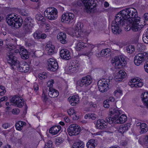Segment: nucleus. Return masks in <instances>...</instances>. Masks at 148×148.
<instances>
[{
  "label": "nucleus",
  "instance_id": "obj_15",
  "mask_svg": "<svg viewBox=\"0 0 148 148\" xmlns=\"http://www.w3.org/2000/svg\"><path fill=\"white\" fill-rule=\"evenodd\" d=\"M23 25V30L25 33L29 34L32 32L33 25L29 21L28 18L25 19Z\"/></svg>",
  "mask_w": 148,
  "mask_h": 148
},
{
  "label": "nucleus",
  "instance_id": "obj_11",
  "mask_svg": "<svg viewBox=\"0 0 148 148\" xmlns=\"http://www.w3.org/2000/svg\"><path fill=\"white\" fill-rule=\"evenodd\" d=\"M80 127L76 124L71 125L67 129V132L70 136L78 135L80 131Z\"/></svg>",
  "mask_w": 148,
  "mask_h": 148
},
{
  "label": "nucleus",
  "instance_id": "obj_4",
  "mask_svg": "<svg viewBox=\"0 0 148 148\" xmlns=\"http://www.w3.org/2000/svg\"><path fill=\"white\" fill-rule=\"evenodd\" d=\"M45 16L51 20L56 19L58 17V11L54 8H48L44 11Z\"/></svg>",
  "mask_w": 148,
  "mask_h": 148
},
{
  "label": "nucleus",
  "instance_id": "obj_3",
  "mask_svg": "<svg viewBox=\"0 0 148 148\" xmlns=\"http://www.w3.org/2000/svg\"><path fill=\"white\" fill-rule=\"evenodd\" d=\"M97 0H79L77 3V5L81 6L84 5L86 11L91 12L92 10H95L97 5Z\"/></svg>",
  "mask_w": 148,
  "mask_h": 148
},
{
  "label": "nucleus",
  "instance_id": "obj_20",
  "mask_svg": "<svg viewBox=\"0 0 148 148\" xmlns=\"http://www.w3.org/2000/svg\"><path fill=\"white\" fill-rule=\"evenodd\" d=\"M96 126L97 128L100 129L106 128L107 127V122L103 119L98 120L97 121Z\"/></svg>",
  "mask_w": 148,
  "mask_h": 148
},
{
  "label": "nucleus",
  "instance_id": "obj_40",
  "mask_svg": "<svg viewBox=\"0 0 148 148\" xmlns=\"http://www.w3.org/2000/svg\"><path fill=\"white\" fill-rule=\"evenodd\" d=\"M143 40L144 42L148 44V33L147 31L146 33L143 35Z\"/></svg>",
  "mask_w": 148,
  "mask_h": 148
},
{
  "label": "nucleus",
  "instance_id": "obj_43",
  "mask_svg": "<svg viewBox=\"0 0 148 148\" xmlns=\"http://www.w3.org/2000/svg\"><path fill=\"white\" fill-rule=\"evenodd\" d=\"M33 36L36 39H39L40 38V34L38 31L35 32L33 34Z\"/></svg>",
  "mask_w": 148,
  "mask_h": 148
},
{
  "label": "nucleus",
  "instance_id": "obj_45",
  "mask_svg": "<svg viewBox=\"0 0 148 148\" xmlns=\"http://www.w3.org/2000/svg\"><path fill=\"white\" fill-rule=\"evenodd\" d=\"M114 79L116 81H121L123 79L119 72L115 75Z\"/></svg>",
  "mask_w": 148,
  "mask_h": 148
},
{
  "label": "nucleus",
  "instance_id": "obj_46",
  "mask_svg": "<svg viewBox=\"0 0 148 148\" xmlns=\"http://www.w3.org/2000/svg\"><path fill=\"white\" fill-rule=\"evenodd\" d=\"M52 146V142L51 140L48 141L44 147V148H50Z\"/></svg>",
  "mask_w": 148,
  "mask_h": 148
},
{
  "label": "nucleus",
  "instance_id": "obj_61",
  "mask_svg": "<svg viewBox=\"0 0 148 148\" xmlns=\"http://www.w3.org/2000/svg\"><path fill=\"white\" fill-rule=\"evenodd\" d=\"M51 27L50 25L49 24H46V29L45 31L46 32H48V31L50 29Z\"/></svg>",
  "mask_w": 148,
  "mask_h": 148
},
{
  "label": "nucleus",
  "instance_id": "obj_37",
  "mask_svg": "<svg viewBox=\"0 0 148 148\" xmlns=\"http://www.w3.org/2000/svg\"><path fill=\"white\" fill-rule=\"evenodd\" d=\"M128 85L131 87L138 88L142 87L143 85V82H140V83H138V84H136L134 83L129 82L128 83Z\"/></svg>",
  "mask_w": 148,
  "mask_h": 148
},
{
  "label": "nucleus",
  "instance_id": "obj_27",
  "mask_svg": "<svg viewBox=\"0 0 148 148\" xmlns=\"http://www.w3.org/2000/svg\"><path fill=\"white\" fill-rule=\"evenodd\" d=\"M45 48L46 50L48 51V54L49 55H51L54 53L55 47L51 42H49L47 44Z\"/></svg>",
  "mask_w": 148,
  "mask_h": 148
},
{
  "label": "nucleus",
  "instance_id": "obj_54",
  "mask_svg": "<svg viewBox=\"0 0 148 148\" xmlns=\"http://www.w3.org/2000/svg\"><path fill=\"white\" fill-rule=\"evenodd\" d=\"M42 97L44 101L46 102V101L48 99V98L47 96L45 95V94L44 92H43Z\"/></svg>",
  "mask_w": 148,
  "mask_h": 148
},
{
  "label": "nucleus",
  "instance_id": "obj_8",
  "mask_svg": "<svg viewBox=\"0 0 148 148\" xmlns=\"http://www.w3.org/2000/svg\"><path fill=\"white\" fill-rule=\"evenodd\" d=\"M109 80L102 79L99 80L97 82V85L99 90L102 92H106L109 88Z\"/></svg>",
  "mask_w": 148,
  "mask_h": 148
},
{
  "label": "nucleus",
  "instance_id": "obj_50",
  "mask_svg": "<svg viewBox=\"0 0 148 148\" xmlns=\"http://www.w3.org/2000/svg\"><path fill=\"white\" fill-rule=\"evenodd\" d=\"M68 113L69 115H73L75 114V111L73 109H70L68 111Z\"/></svg>",
  "mask_w": 148,
  "mask_h": 148
},
{
  "label": "nucleus",
  "instance_id": "obj_29",
  "mask_svg": "<svg viewBox=\"0 0 148 148\" xmlns=\"http://www.w3.org/2000/svg\"><path fill=\"white\" fill-rule=\"evenodd\" d=\"M141 97L144 105L148 108V92H145L143 93Z\"/></svg>",
  "mask_w": 148,
  "mask_h": 148
},
{
  "label": "nucleus",
  "instance_id": "obj_31",
  "mask_svg": "<svg viewBox=\"0 0 148 148\" xmlns=\"http://www.w3.org/2000/svg\"><path fill=\"white\" fill-rule=\"evenodd\" d=\"M130 126L129 124H125L120 126L119 127V131L122 134L123 133L127 131L130 128Z\"/></svg>",
  "mask_w": 148,
  "mask_h": 148
},
{
  "label": "nucleus",
  "instance_id": "obj_36",
  "mask_svg": "<svg viewBox=\"0 0 148 148\" xmlns=\"http://www.w3.org/2000/svg\"><path fill=\"white\" fill-rule=\"evenodd\" d=\"M140 128L141 129L140 133H143L147 132L148 131L147 125L145 123H141Z\"/></svg>",
  "mask_w": 148,
  "mask_h": 148
},
{
  "label": "nucleus",
  "instance_id": "obj_12",
  "mask_svg": "<svg viewBox=\"0 0 148 148\" xmlns=\"http://www.w3.org/2000/svg\"><path fill=\"white\" fill-rule=\"evenodd\" d=\"M11 102L19 108L22 107L24 104V99L19 96L15 95L10 99Z\"/></svg>",
  "mask_w": 148,
  "mask_h": 148
},
{
  "label": "nucleus",
  "instance_id": "obj_10",
  "mask_svg": "<svg viewBox=\"0 0 148 148\" xmlns=\"http://www.w3.org/2000/svg\"><path fill=\"white\" fill-rule=\"evenodd\" d=\"M75 20L74 14L73 13L67 12L62 15L61 21L63 22L70 24L73 23Z\"/></svg>",
  "mask_w": 148,
  "mask_h": 148
},
{
  "label": "nucleus",
  "instance_id": "obj_60",
  "mask_svg": "<svg viewBox=\"0 0 148 148\" xmlns=\"http://www.w3.org/2000/svg\"><path fill=\"white\" fill-rule=\"evenodd\" d=\"M8 97H3L0 99V102H2L3 101H6L8 100Z\"/></svg>",
  "mask_w": 148,
  "mask_h": 148
},
{
  "label": "nucleus",
  "instance_id": "obj_19",
  "mask_svg": "<svg viewBox=\"0 0 148 148\" xmlns=\"http://www.w3.org/2000/svg\"><path fill=\"white\" fill-rule=\"evenodd\" d=\"M60 55L62 58L66 60H69L71 58L69 51L66 49H63L61 50Z\"/></svg>",
  "mask_w": 148,
  "mask_h": 148
},
{
  "label": "nucleus",
  "instance_id": "obj_2",
  "mask_svg": "<svg viewBox=\"0 0 148 148\" xmlns=\"http://www.w3.org/2000/svg\"><path fill=\"white\" fill-rule=\"evenodd\" d=\"M6 48L8 51L6 57L8 62L13 69H15L16 67H18L19 61L17 60L16 57L14 56L13 50L15 47L13 45L10 44L7 45Z\"/></svg>",
  "mask_w": 148,
  "mask_h": 148
},
{
  "label": "nucleus",
  "instance_id": "obj_58",
  "mask_svg": "<svg viewBox=\"0 0 148 148\" xmlns=\"http://www.w3.org/2000/svg\"><path fill=\"white\" fill-rule=\"evenodd\" d=\"M20 14L23 16H26L27 15V12L24 10H21L20 12Z\"/></svg>",
  "mask_w": 148,
  "mask_h": 148
},
{
  "label": "nucleus",
  "instance_id": "obj_57",
  "mask_svg": "<svg viewBox=\"0 0 148 148\" xmlns=\"http://www.w3.org/2000/svg\"><path fill=\"white\" fill-rule=\"evenodd\" d=\"M144 68L145 71L148 73V61H147L145 63Z\"/></svg>",
  "mask_w": 148,
  "mask_h": 148
},
{
  "label": "nucleus",
  "instance_id": "obj_21",
  "mask_svg": "<svg viewBox=\"0 0 148 148\" xmlns=\"http://www.w3.org/2000/svg\"><path fill=\"white\" fill-rule=\"evenodd\" d=\"M69 100V102L71 106H74L77 104L79 101V97L77 95H73L68 98Z\"/></svg>",
  "mask_w": 148,
  "mask_h": 148
},
{
  "label": "nucleus",
  "instance_id": "obj_1",
  "mask_svg": "<svg viewBox=\"0 0 148 148\" xmlns=\"http://www.w3.org/2000/svg\"><path fill=\"white\" fill-rule=\"evenodd\" d=\"M115 17L112 22L111 29L113 33L117 34L121 32L122 26L127 25V21L129 22H132L133 20L138 17L136 10L131 8L121 11L116 15Z\"/></svg>",
  "mask_w": 148,
  "mask_h": 148
},
{
  "label": "nucleus",
  "instance_id": "obj_51",
  "mask_svg": "<svg viewBox=\"0 0 148 148\" xmlns=\"http://www.w3.org/2000/svg\"><path fill=\"white\" fill-rule=\"evenodd\" d=\"M20 112V110L18 108H15L12 110V112L13 114L15 115L18 114Z\"/></svg>",
  "mask_w": 148,
  "mask_h": 148
},
{
  "label": "nucleus",
  "instance_id": "obj_39",
  "mask_svg": "<svg viewBox=\"0 0 148 148\" xmlns=\"http://www.w3.org/2000/svg\"><path fill=\"white\" fill-rule=\"evenodd\" d=\"M85 43L82 42H79L77 43L76 46V49L77 50L79 51L81 49L84 47L85 45Z\"/></svg>",
  "mask_w": 148,
  "mask_h": 148
},
{
  "label": "nucleus",
  "instance_id": "obj_44",
  "mask_svg": "<svg viewBox=\"0 0 148 148\" xmlns=\"http://www.w3.org/2000/svg\"><path fill=\"white\" fill-rule=\"evenodd\" d=\"M83 27V25H82V23L80 22H78L75 26V27L74 29L75 30H82V28Z\"/></svg>",
  "mask_w": 148,
  "mask_h": 148
},
{
  "label": "nucleus",
  "instance_id": "obj_33",
  "mask_svg": "<svg viewBox=\"0 0 148 148\" xmlns=\"http://www.w3.org/2000/svg\"><path fill=\"white\" fill-rule=\"evenodd\" d=\"M96 144L95 140L94 139H91L87 143L86 146L88 148H95Z\"/></svg>",
  "mask_w": 148,
  "mask_h": 148
},
{
  "label": "nucleus",
  "instance_id": "obj_62",
  "mask_svg": "<svg viewBox=\"0 0 148 148\" xmlns=\"http://www.w3.org/2000/svg\"><path fill=\"white\" fill-rule=\"evenodd\" d=\"M107 100L108 101L111 103L114 101V99L113 97H110Z\"/></svg>",
  "mask_w": 148,
  "mask_h": 148
},
{
  "label": "nucleus",
  "instance_id": "obj_14",
  "mask_svg": "<svg viewBox=\"0 0 148 148\" xmlns=\"http://www.w3.org/2000/svg\"><path fill=\"white\" fill-rule=\"evenodd\" d=\"M47 62L48 69L49 71H55L58 69V64L55 59L50 58L48 60Z\"/></svg>",
  "mask_w": 148,
  "mask_h": 148
},
{
  "label": "nucleus",
  "instance_id": "obj_64",
  "mask_svg": "<svg viewBox=\"0 0 148 148\" xmlns=\"http://www.w3.org/2000/svg\"><path fill=\"white\" fill-rule=\"evenodd\" d=\"M2 126L3 128L6 129L10 126V125L8 123H5L3 124Z\"/></svg>",
  "mask_w": 148,
  "mask_h": 148
},
{
  "label": "nucleus",
  "instance_id": "obj_5",
  "mask_svg": "<svg viewBox=\"0 0 148 148\" xmlns=\"http://www.w3.org/2000/svg\"><path fill=\"white\" fill-rule=\"evenodd\" d=\"M111 63L116 69H118L125 66L126 62L124 57L119 56L114 57L112 60Z\"/></svg>",
  "mask_w": 148,
  "mask_h": 148
},
{
  "label": "nucleus",
  "instance_id": "obj_26",
  "mask_svg": "<svg viewBox=\"0 0 148 148\" xmlns=\"http://www.w3.org/2000/svg\"><path fill=\"white\" fill-rule=\"evenodd\" d=\"M119 115L116 116V123H124L127 120V117L125 114H123L120 117Z\"/></svg>",
  "mask_w": 148,
  "mask_h": 148
},
{
  "label": "nucleus",
  "instance_id": "obj_47",
  "mask_svg": "<svg viewBox=\"0 0 148 148\" xmlns=\"http://www.w3.org/2000/svg\"><path fill=\"white\" fill-rule=\"evenodd\" d=\"M54 83V80L53 79H50L48 82L47 83V86L49 87V88H52L53 84Z\"/></svg>",
  "mask_w": 148,
  "mask_h": 148
},
{
  "label": "nucleus",
  "instance_id": "obj_25",
  "mask_svg": "<svg viewBox=\"0 0 148 148\" xmlns=\"http://www.w3.org/2000/svg\"><path fill=\"white\" fill-rule=\"evenodd\" d=\"M48 95L49 97L54 98L57 97L59 95L58 91L53 88H49Z\"/></svg>",
  "mask_w": 148,
  "mask_h": 148
},
{
  "label": "nucleus",
  "instance_id": "obj_32",
  "mask_svg": "<svg viewBox=\"0 0 148 148\" xmlns=\"http://www.w3.org/2000/svg\"><path fill=\"white\" fill-rule=\"evenodd\" d=\"M111 52L109 48H106L105 49L102 50L100 52V55L102 56L107 57L110 55Z\"/></svg>",
  "mask_w": 148,
  "mask_h": 148
},
{
  "label": "nucleus",
  "instance_id": "obj_38",
  "mask_svg": "<svg viewBox=\"0 0 148 148\" xmlns=\"http://www.w3.org/2000/svg\"><path fill=\"white\" fill-rule=\"evenodd\" d=\"M126 50L128 53H132L134 51L135 48L133 45H129L126 47Z\"/></svg>",
  "mask_w": 148,
  "mask_h": 148
},
{
  "label": "nucleus",
  "instance_id": "obj_23",
  "mask_svg": "<svg viewBox=\"0 0 148 148\" xmlns=\"http://www.w3.org/2000/svg\"><path fill=\"white\" fill-rule=\"evenodd\" d=\"M82 34V30H75L74 29V32L72 34L73 36H75L78 38V40L79 41H82L84 38L81 36Z\"/></svg>",
  "mask_w": 148,
  "mask_h": 148
},
{
  "label": "nucleus",
  "instance_id": "obj_24",
  "mask_svg": "<svg viewBox=\"0 0 148 148\" xmlns=\"http://www.w3.org/2000/svg\"><path fill=\"white\" fill-rule=\"evenodd\" d=\"M21 57L23 59H25L28 58V53L27 50L23 47L20 48V52Z\"/></svg>",
  "mask_w": 148,
  "mask_h": 148
},
{
  "label": "nucleus",
  "instance_id": "obj_16",
  "mask_svg": "<svg viewBox=\"0 0 148 148\" xmlns=\"http://www.w3.org/2000/svg\"><path fill=\"white\" fill-rule=\"evenodd\" d=\"M17 15L12 13L8 15L6 18V21L8 24L12 27H14Z\"/></svg>",
  "mask_w": 148,
  "mask_h": 148
},
{
  "label": "nucleus",
  "instance_id": "obj_9",
  "mask_svg": "<svg viewBox=\"0 0 148 148\" xmlns=\"http://www.w3.org/2000/svg\"><path fill=\"white\" fill-rule=\"evenodd\" d=\"M140 17H137V18L133 20L132 22H129L130 26H131L132 30L134 32H137L140 30L143 27V24L140 22Z\"/></svg>",
  "mask_w": 148,
  "mask_h": 148
},
{
  "label": "nucleus",
  "instance_id": "obj_49",
  "mask_svg": "<svg viewBox=\"0 0 148 148\" xmlns=\"http://www.w3.org/2000/svg\"><path fill=\"white\" fill-rule=\"evenodd\" d=\"M103 103V106L105 108H108L110 106V105L111 104V103L108 101L107 100L104 101Z\"/></svg>",
  "mask_w": 148,
  "mask_h": 148
},
{
  "label": "nucleus",
  "instance_id": "obj_17",
  "mask_svg": "<svg viewBox=\"0 0 148 148\" xmlns=\"http://www.w3.org/2000/svg\"><path fill=\"white\" fill-rule=\"evenodd\" d=\"M79 67V64H75L74 63L70 64L69 67L66 69V71L68 73H73L78 70Z\"/></svg>",
  "mask_w": 148,
  "mask_h": 148
},
{
  "label": "nucleus",
  "instance_id": "obj_52",
  "mask_svg": "<svg viewBox=\"0 0 148 148\" xmlns=\"http://www.w3.org/2000/svg\"><path fill=\"white\" fill-rule=\"evenodd\" d=\"M122 78H124L126 76V73L123 70H121L119 71Z\"/></svg>",
  "mask_w": 148,
  "mask_h": 148
},
{
  "label": "nucleus",
  "instance_id": "obj_30",
  "mask_svg": "<svg viewBox=\"0 0 148 148\" xmlns=\"http://www.w3.org/2000/svg\"><path fill=\"white\" fill-rule=\"evenodd\" d=\"M23 22V19L21 17H18L17 15L16 20L14 23V27L16 28H18L21 27Z\"/></svg>",
  "mask_w": 148,
  "mask_h": 148
},
{
  "label": "nucleus",
  "instance_id": "obj_42",
  "mask_svg": "<svg viewBox=\"0 0 148 148\" xmlns=\"http://www.w3.org/2000/svg\"><path fill=\"white\" fill-rule=\"evenodd\" d=\"M47 74L45 73H40L38 74V77L41 80H43L47 77Z\"/></svg>",
  "mask_w": 148,
  "mask_h": 148
},
{
  "label": "nucleus",
  "instance_id": "obj_59",
  "mask_svg": "<svg viewBox=\"0 0 148 148\" xmlns=\"http://www.w3.org/2000/svg\"><path fill=\"white\" fill-rule=\"evenodd\" d=\"M34 90L36 91H37L38 90V86L37 84L35 83L34 84Z\"/></svg>",
  "mask_w": 148,
  "mask_h": 148
},
{
  "label": "nucleus",
  "instance_id": "obj_53",
  "mask_svg": "<svg viewBox=\"0 0 148 148\" xmlns=\"http://www.w3.org/2000/svg\"><path fill=\"white\" fill-rule=\"evenodd\" d=\"M89 118L92 119L93 120H95L97 117V116L96 114H89Z\"/></svg>",
  "mask_w": 148,
  "mask_h": 148
},
{
  "label": "nucleus",
  "instance_id": "obj_35",
  "mask_svg": "<svg viewBox=\"0 0 148 148\" xmlns=\"http://www.w3.org/2000/svg\"><path fill=\"white\" fill-rule=\"evenodd\" d=\"M84 144L81 141L76 142L73 143V148H84Z\"/></svg>",
  "mask_w": 148,
  "mask_h": 148
},
{
  "label": "nucleus",
  "instance_id": "obj_34",
  "mask_svg": "<svg viewBox=\"0 0 148 148\" xmlns=\"http://www.w3.org/2000/svg\"><path fill=\"white\" fill-rule=\"evenodd\" d=\"M26 123L25 122L20 121L16 123L15 125L16 129L18 130H21L23 125H25Z\"/></svg>",
  "mask_w": 148,
  "mask_h": 148
},
{
  "label": "nucleus",
  "instance_id": "obj_41",
  "mask_svg": "<svg viewBox=\"0 0 148 148\" xmlns=\"http://www.w3.org/2000/svg\"><path fill=\"white\" fill-rule=\"evenodd\" d=\"M35 18L38 21H42L44 22L45 20L43 16L40 14H37L35 16Z\"/></svg>",
  "mask_w": 148,
  "mask_h": 148
},
{
  "label": "nucleus",
  "instance_id": "obj_7",
  "mask_svg": "<svg viewBox=\"0 0 148 148\" xmlns=\"http://www.w3.org/2000/svg\"><path fill=\"white\" fill-rule=\"evenodd\" d=\"M122 113L121 110H119L117 108L113 109L111 108L110 110V113L111 115H114L113 117H107L106 121L109 124H111L113 123H116V116L119 115Z\"/></svg>",
  "mask_w": 148,
  "mask_h": 148
},
{
  "label": "nucleus",
  "instance_id": "obj_6",
  "mask_svg": "<svg viewBox=\"0 0 148 148\" xmlns=\"http://www.w3.org/2000/svg\"><path fill=\"white\" fill-rule=\"evenodd\" d=\"M148 58V53L147 52H143L137 54L135 57L134 62L136 65H140L142 62Z\"/></svg>",
  "mask_w": 148,
  "mask_h": 148
},
{
  "label": "nucleus",
  "instance_id": "obj_55",
  "mask_svg": "<svg viewBox=\"0 0 148 148\" xmlns=\"http://www.w3.org/2000/svg\"><path fill=\"white\" fill-rule=\"evenodd\" d=\"M92 50H90V51L88 52H84L83 53V55L87 56L88 57L90 56L92 54V53L91 52Z\"/></svg>",
  "mask_w": 148,
  "mask_h": 148
},
{
  "label": "nucleus",
  "instance_id": "obj_56",
  "mask_svg": "<svg viewBox=\"0 0 148 148\" xmlns=\"http://www.w3.org/2000/svg\"><path fill=\"white\" fill-rule=\"evenodd\" d=\"M62 140L59 137H57L56 138V140H55V143L56 144H57L58 145L60 143H62Z\"/></svg>",
  "mask_w": 148,
  "mask_h": 148
},
{
  "label": "nucleus",
  "instance_id": "obj_18",
  "mask_svg": "<svg viewBox=\"0 0 148 148\" xmlns=\"http://www.w3.org/2000/svg\"><path fill=\"white\" fill-rule=\"evenodd\" d=\"M17 68V70L22 72L27 73L28 72L29 69V64L25 63L22 64H20L19 62L18 65V67H16L15 69Z\"/></svg>",
  "mask_w": 148,
  "mask_h": 148
},
{
  "label": "nucleus",
  "instance_id": "obj_13",
  "mask_svg": "<svg viewBox=\"0 0 148 148\" xmlns=\"http://www.w3.org/2000/svg\"><path fill=\"white\" fill-rule=\"evenodd\" d=\"M92 82V78L90 75H88L83 77L77 83L80 87H86L90 85Z\"/></svg>",
  "mask_w": 148,
  "mask_h": 148
},
{
  "label": "nucleus",
  "instance_id": "obj_63",
  "mask_svg": "<svg viewBox=\"0 0 148 148\" xmlns=\"http://www.w3.org/2000/svg\"><path fill=\"white\" fill-rule=\"evenodd\" d=\"M87 47L90 49V50L92 51V50L95 47V46L94 45L91 44H88L87 45Z\"/></svg>",
  "mask_w": 148,
  "mask_h": 148
},
{
  "label": "nucleus",
  "instance_id": "obj_28",
  "mask_svg": "<svg viewBox=\"0 0 148 148\" xmlns=\"http://www.w3.org/2000/svg\"><path fill=\"white\" fill-rule=\"evenodd\" d=\"M61 128L60 125L53 126L49 129V132L53 135H55L59 132Z\"/></svg>",
  "mask_w": 148,
  "mask_h": 148
},
{
  "label": "nucleus",
  "instance_id": "obj_22",
  "mask_svg": "<svg viewBox=\"0 0 148 148\" xmlns=\"http://www.w3.org/2000/svg\"><path fill=\"white\" fill-rule=\"evenodd\" d=\"M57 38L61 42L64 44L67 43V41L66 40V35L64 32H61L58 34L57 36Z\"/></svg>",
  "mask_w": 148,
  "mask_h": 148
},
{
  "label": "nucleus",
  "instance_id": "obj_48",
  "mask_svg": "<svg viewBox=\"0 0 148 148\" xmlns=\"http://www.w3.org/2000/svg\"><path fill=\"white\" fill-rule=\"evenodd\" d=\"M130 82H132L136 84H138V83H140V82H141L139 79H132Z\"/></svg>",
  "mask_w": 148,
  "mask_h": 148
}]
</instances>
